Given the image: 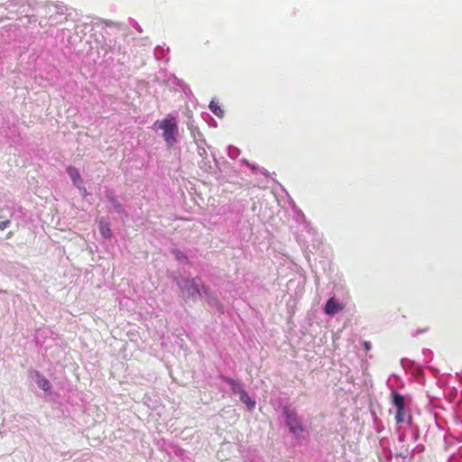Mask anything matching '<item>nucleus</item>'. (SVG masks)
<instances>
[{"label":"nucleus","mask_w":462,"mask_h":462,"mask_svg":"<svg viewBox=\"0 0 462 462\" xmlns=\"http://www.w3.org/2000/svg\"><path fill=\"white\" fill-rule=\"evenodd\" d=\"M155 125L163 131L162 136L166 143L172 146L177 141L178 125L176 118L168 116L161 121H156Z\"/></svg>","instance_id":"nucleus-1"},{"label":"nucleus","mask_w":462,"mask_h":462,"mask_svg":"<svg viewBox=\"0 0 462 462\" xmlns=\"http://www.w3.org/2000/svg\"><path fill=\"white\" fill-rule=\"evenodd\" d=\"M200 278L196 277L190 280H185L180 284L181 296L187 300H196L200 296Z\"/></svg>","instance_id":"nucleus-2"},{"label":"nucleus","mask_w":462,"mask_h":462,"mask_svg":"<svg viewBox=\"0 0 462 462\" xmlns=\"http://www.w3.org/2000/svg\"><path fill=\"white\" fill-rule=\"evenodd\" d=\"M283 414L286 425L289 427L291 433L298 434L304 430L301 420L296 411L285 407L283 409Z\"/></svg>","instance_id":"nucleus-3"},{"label":"nucleus","mask_w":462,"mask_h":462,"mask_svg":"<svg viewBox=\"0 0 462 462\" xmlns=\"http://www.w3.org/2000/svg\"><path fill=\"white\" fill-rule=\"evenodd\" d=\"M344 306L335 298L329 299L325 305V312L328 315H335L339 310H343Z\"/></svg>","instance_id":"nucleus-4"},{"label":"nucleus","mask_w":462,"mask_h":462,"mask_svg":"<svg viewBox=\"0 0 462 462\" xmlns=\"http://www.w3.org/2000/svg\"><path fill=\"white\" fill-rule=\"evenodd\" d=\"M67 172L69 175L73 184L77 187H79L82 183V179L79 170L73 166H69L67 168Z\"/></svg>","instance_id":"nucleus-5"},{"label":"nucleus","mask_w":462,"mask_h":462,"mask_svg":"<svg viewBox=\"0 0 462 462\" xmlns=\"http://www.w3.org/2000/svg\"><path fill=\"white\" fill-rule=\"evenodd\" d=\"M98 229L102 236L105 238H110L112 236V231L109 226V223L105 219H100L98 222Z\"/></svg>","instance_id":"nucleus-6"},{"label":"nucleus","mask_w":462,"mask_h":462,"mask_svg":"<svg viewBox=\"0 0 462 462\" xmlns=\"http://www.w3.org/2000/svg\"><path fill=\"white\" fill-rule=\"evenodd\" d=\"M36 383L43 391H49L51 387L50 381L39 372H36Z\"/></svg>","instance_id":"nucleus-7"},{"label":"nucleus","mask_w":462,"mask_h":462,"mask_svg":"<svg viewBox=\"0 0 462 462\" xmlns=\"http://www.w3.org/2000/svg\"><path fill=\"white\" fill-rule=\"evenodd\" d=\"M223 379L226 383H227L230 385L232 391L235 393L239 394L245 390L243 388L242 384L239 382H237L236 380L229 378V377H224Z\"/></svg>","instance_id":"nucleus-8"},{"label":"nucleus","mask_w":462,"mask_h":462,"mask_svg":"<svg viewBox=\"0 0 462 462\" xmlns=\"http://www.w3.org/2000/svg\"><path fill=\"white\" fill-rule=\"evenodd\" d=\"M10 224H11V220H9V219L0 222V241L13 237V236H14L13 231H8L5 235H4L2 233L5 228H7L10 226Z\"/></svg>","instance_id":"nucleus-9"},{"label":"nucleus","mask_w":462,"mask_h":462,"mask_svg":"<svg viewBox=\"0 0 462 462\" xmlns=\"http://www.w3.org/2000/svg\"><path fill=\"white\" fill-rule=\"evenodd\" d=\"M393 402L397 410H404V398L399 393H393Z\"/></svg>","instance_id":"nucleus-10"},{"label":"nucleus","mask_w":462,"mask_h":462,"mask_svg":"<svg viewBox=\"0 0 462 462\" xmlns=\"http://www.w3.org/2000/svg\"><path fill=\"white\" fill-rule=\"evenodd\" d=\"M240 401L246 404L249 410L254 409L255 406V402L253 401L247 393L244 390L241 393H239Z\"/></svg>","instance_id":"nucleus-11"},{"label":"nucleus","mask_w":462,"mask_h":462,"mask_svg":"<svg viewBox=\"0 0 462 462\" xmlns=\"http://www.w3.org/2000/svg\"><path fill=\"white\" fill-rule=\"evenodd\" d=\"M209 108L217 116H221L224 113L223 110L218 106L217 103L215 101L210 102Z\"/></svg>","instance_id":"nucleus-12"},{"label":"nucleus","mask_w":462,"mask_h":462,"mask_svg":"<svg viewBox=\"0 0 462 462\" xmlns=\"http://www.w3.org/2000/svg\"><path fill=\"white\" fill-rule=\"evenodd\" d=\"M403 411H404V410H397L395 419H396V421H397L398 423H400V422H402V421H403Z\"/></svg>","instance_id":"nucleus-13"},{"label":"nucleus","mask_w":462,"mask_h":462,"mask_svg":"<svg viewBox=\"0 0 462 462\" xmlns=\"http://www.w3.org/2000/svg\"><path fill=\"white\" fill-rule=\"evenodd\" d=\"M363 346L365 347V352H369L371 349V344L368 341H364Z\"/></svg>","instance_id":"nucleus-14"},{"label":"nucleus","mask_w":462,"mask_h":462,"mask_svg":"<svg viewBox=\"0 0 462 462\" xmlns=\"http://www.w3.org/2000/svg\"><path fill=\"white\" fill-rule=\"evenodd\" d=\"M176 253H177V254H176V255H177V257H178L179 259L183 258V259L187 260V256H186L185 254H183L181 252H180V251H176Z\"/></svg>","instance_id":"nucleus-15"}]
</instances>
